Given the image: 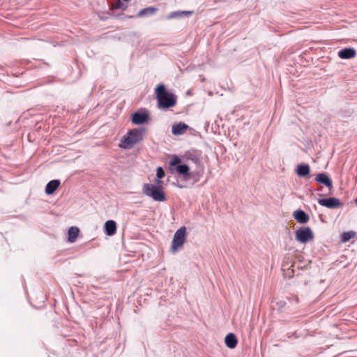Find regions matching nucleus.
<instances>
[{"mask_svg":"<svg viewBox=\"0 0 357 357\" xmlns=\"http://www.w3.org/2000/svg\"><path fill=\"white\" fill-rule=\"evenodd\" d=\"M144 135V128H138L132 129L122 137L119 147L123 149H130L143 139Z\"/></svg>","mask_w":357,"mask_h":357,"instance_id":"1","label":"nucleus"},{"mask_svg":"<svg viewBox=\"0 0 357 357\" xmlns=\"http://www.w3.org/2000/svg\"><path fill=\"white\" fill-rule=\"evenodd\" d=\"M142 192L144 195L151 197L155 202H165L166 200L162 181L155 180V183H144L142 188Z\"/></svg>","mask_w":357,"mask_h":357,"instance_id":"2","label":"nucleus"},{"mask_svg":"<svg viewBox=\"0 0 357 357\" xmlns=\"http://www.w3.org/2000/svg\"><path fill=\"white\" fill-rule=\"evenodd\" d=\"M155 94L159 109H168L174 107L176 103V96L168 93L163 84L158 86L155 89Z\"/></svg>","mask_w":357,"mask_h":357,"instance_id":"3","label":"nucleus"},{"mask_svg":"<svg viewBox=\"0 0 357 357\" xmlns=\"http://www.w3.org/2000/svg\"><path fill=\"white\" fill-rule=\"evenodd\" d=\"M186 241V228L181 227L175 233L171 245V251L174 253L181 249Z\"/></svg>","mask_w":357,"mask_h":357,"instance_id":"4","label":"nucleus"},{"mask_svg":"<svg viewBox=\"0 0 357 357\" xmlns=\"http://www.w3.org/2000/svg\"><path fill=\"white\" fill-rule=\"evenodd\" d=\"M295 238L301 243H306L314 238V234L309 227H303L295 231Z\"/></svg>","mask_w":357,"mask_h":357,"instance_id":"5","label":"nucleus"},{"mask_svg":"<svg viewBox=\"0 0 357 357\" xmlns=\"http://www.w3.org/2000/svg\"><path fill=\"white\" fill-rule=\"evenodd\" d=\"M149 118V114L147 111H139L132 114V122L135 125H141L146 123Z\"/></svg>","mask_w":357,"mask_h":357,"instance_id":"6","label":"nucleus"},{"mask_svg":"<svg viewBox=\"0 0 357 357\" xmlns=\"http://www.w3.org/2000/svg\"><path fill=\"white\" fill-rule=\"evenodd\" d=\"M318 203L323 206L328 208H337L342 206V204L335 197H329L326 199H319Z\"/></svg>","mask_w":357,"mask_h":357,"instance_id":"7","label":"nucleus"},{"mask_svg":"<svg viewBox=\"0 0 357 357\" xmlns=\"http://www.w3.org/2000/svg\"><path fill=\"white\" fill-rule=\"evenodd\" d=\"M315 181L317 183L325 185L326 187L329 188H331L333 187V183L331 179L325 173H319L317 174Z\"/></svg>","mask_w":357,"mask_h":357,"instance_id":"8","label":"nucleus"},{"mask_svg":"<svg viewBox=\"0 0 357 357\" xmlns=\"http://www.w3.org/2000/svg\"><path fill=\"white\" fill-rule=\"evenodd\" d=\"M105 231L108 236H113L116 232V224L114 220H107L105 223Z\"/></svg>","mask_w":357,"mask_h":357,"instance_id":"9","label":"nucleus"},{"mask_svg":"<svg viewBox=\"0 0 357 357\" xmlns=\"http://www.w3.org/2000/svg\"><path fill=\"white\" fill-rule=\"evenodd\" d=\"M338 56L341 59H351L356 56V50L353 48H345L339 51Z\"/></svg>","mask_w":357,"mask_h":357,"instance_id":"10","label":"nucleus"},{"mask_svg":"<svg viewBox=\"0 0 357 357\" xmlns=\"http://www.w3.org/2000/svg\"><path fill=\"white\" fill-rule=\"evenodd\" d=\"M225 342L228 348L234 349L236 347L238 340L234 334L229 333L225 338Z\"/></svg>","mask_w":357,"mask_h":357,"instance_id":"11","label":"nucleus"},{"mask_svg":"<svg viewBox=\"0 0 357 357\" xmlns=\"http://www.w3.org/2000/svg\"><path fill=\"white\" fill-rule=\"evenodd\" d=\"M60 185V181L55 179L50 181L45 188V192L47 195L53 194Z\"/></svg>","mask_w":357,"mask_h":357,"instance_id":"12","label":"nucleus"},{"mask_svg":"<svg viewBox=\"0 0 357 357\" xmlns=\"http://www.w3.org/2000/svg\"><path fill=\"white\" fill-rule=\"evenodd\" d=\"M294 218L300 223H306L309 220V216L302 210H298L294 212Z\"/></svg>","mask_w":357,"mask_h":357,"instance_id":"13","label":"nucleus"},{"mask_svg":"<svg viewBox=\"0 0 357 357\" xmlns=\"http://www.w3.org/2000/svg\"><path fill=\"white\" fill-rule=\"evenodd\" d=\"M296 174L300 177H306L310 174V167L308 165H299L296 168Z\"/></svg>","mask_w":357,"mask_h":357,"instance_id":"14","label":"nucleus"},{"mask_svg":"<svg viewBox=\"0 0 357 357\" xmlns=\"http://www.w3.org/2000/svg\"><path fill=\"white\" fill-rule=\"evenodd\" d=\"M79 233V229L77 227H71L68 231V240L70 243L75 241Z\"/></svg>","mask_w":357,"mask_h":357,"instance_id":"15","label":"nucleus"},{"mask_svg":"<svg viewBox=\"0 0 357 357\" xmlns=\"http://www.w3.org/2000/svg\"><path fill=\"white\" fill-rule=\"evenodd\" d=\"M188 126L184 123H179L172 126V133L175 135H179L187 130Z\"/></svg>","mask_w":357,"mask_h":357,"instance_id":"16","label":"nucleus"},{"mask_svg":"<svg viewBox=\"0 0 357 357\" xmlns=\"http://www.w3.org/2000/svg\"><path fill=\"white\" fill-rule=\"evenodd\" d=\"M192 14V11H174L171 13L167 17V19H172L176 17H181L183 16H190Z\"/></svg>","mask_w":357,"mask_h":357,"instance_id":"17","label":"nucleus"},{"mask_svg":"<svg viewBox=\"0 0 357 357\" xmlns=\"http://www.w3.org/2000/svg\"><path fill=\"white\" fill-rule=\"evenodd\" d=\"M185 155L188 160L193 162L197 167L201 166V160L199 156L191 152L187 153Z\"/></svg>","mask_w":357,"mask_h":357,"instance_id":"18","label":"nucleus"},{"mask_svg":"<svg viewBox=\"0 0 357 357\" xmlns=\"http://www.w3.org/2000/svg\"><path fill=\"white\" fill-rule=\"evenodd\" d=\"M176 172L184 176H189V167L187 165H177V167H176Z\"/></svg>","mask_w":357,"mask_h":357,"instance_id":"19","label":"nucleus"},{"mask_svg":"<svg viewBox=\"0 0 357 357\" xmlns=\"http://www.w3.org/2000/svg\"><path fill=\"white\" fill-rule=\"evenodd\" d=\"M156 10H157L156 8L148 7V8H144V9H142L141 10H139V12L138 13V16L144 17V16L149 15H153L155 13V12Z\"/></svg>","mask_w":357,"mask_h":357,"instance_id":"20","label":"nucleus"},{"mask_svg":"<svg viewBox=\"0 0 357 357\" xmlns=\"http://www.w3.org/2000/svg\"><path fill=\"white\" fill-rule=\"evenodd\" d=\"M354 236H355V232H354V231L344 232L342 235V241L343 242H347L351 238H353Z\"/></svg>","mask_w":357,"mask_h":357,"instance_id":"21","label":"nucleus"},{"mask_svg":"<svg viewBox=\"0 0 357 357\" xmlns=\"http://www.w3.org/2000/svg\"><path fill=\"white\" fill-rule=\"evenodd\" d=\"M181 161V159L178 156L174 155L169 162V165L176 167L177 165H180Z\"/></svg>","mask_w":357,"mask_h":357,"instance_id":"22","label":"nucleus"},{"mask_svg":"<svg viewBox=\"0 0 357 357\" xmlns=\"http://www.w3.org/2000/svg\"><path fill=\"white\" fill-rule=\"evenodd\" d=\"M126 6L120 0H117L116 2L112 4V9H122L125 10Z\"/></svg>","mask_w":357,"mask_h":357,"instance_id":"23","label":"nucleus"},{"mask_svg":"<svg viewBox=\"0 0 357 357\" xmlns=\"http://www.w3.org/2000/svg\"><path fill=\"white\" fill-rule=\"evenodd\" d=\"M157 179L156 180H160L161 181L160 179L162 178L164 176H165V172L163 170V169L161 167H158L157 168Z\"/></svg>","mask_w":357,"mask_h":357,"instance_id":"24","label":"nucleus"},{"mask_svg":"<svg viewBox=\"0 0 357 357\" xmlns=\"http://www.w3.org/2000/svg\"><path fill=\"white\" fill-rule=\"evenodd\" d=\"M355 202L357 204V198L356 199Z\"/></svg>","mask_w":357,"mask_h":357,"instance_id":"25","label":"nucleus"}]
</instances>
